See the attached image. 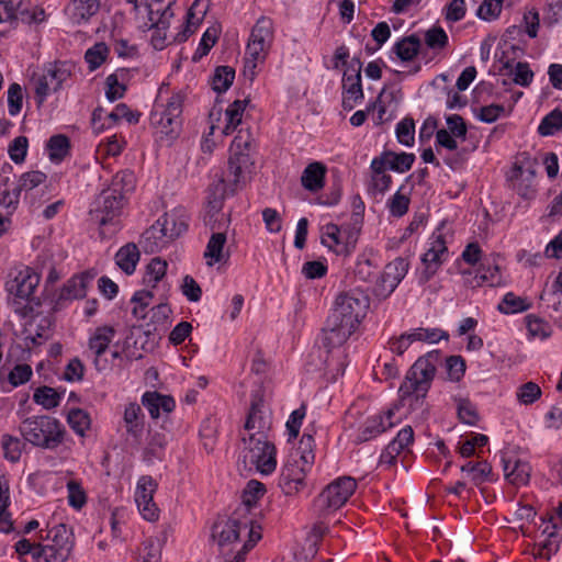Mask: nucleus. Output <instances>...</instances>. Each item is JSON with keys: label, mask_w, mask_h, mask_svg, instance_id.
<instances>
[{"label": "nucleus", "mask_w": 562, "mask_h": 562, "mask_svg": "<svg viewBox=\"0 0 562 562\" xmlns=\"http://www.w3.org/2000/svg\"><path fill=\"white\" fill-rule=\"evenodd\" d=\"M440 360L441 352L439 350H432L419 357L406 372L405 379L400 385L398 404L393 405L384 413L368 417L359 427L355 442L362 443L375 439L397 425L401 418H395V415L400 406L407 407L408 411L420 408L425 403Z\"/></svg>", "instance_id": "f257e3e1"}, {"label": "nucleus", "mask_w": 562, "mask_h": 562, "mask_svg": "<svg viewBox=\"0 0 562 562\" xmlns=\"http://www.w3.org/2000/svg\"><path fill=\"white\" fill-rule=\"evenodd\" d=\"M212 539L223 562H244L246 553L261 539V527L255 526L250 518H240L238 513H234L213 525Z\"/></svg>", "instance_id": "f03ea898"}, {"label": "nucleus", "mask_w": 562, "mask_h": 562, "mask_svg": "<svg viewBox=\"0 0 562 562\" xmlns=\"http://www.w3.org/2000/svg\"><path fill=\"white\" fill-rule=\"evenodd\" d=\"M254 148V136L249 128H240L231 144V156L226 171L216 189L221 190L220 195L210 200L212 210L220 211L225 194L234 193L243 188L247 176L251 171L254 160L251 150Z\"/></svg>", "instance_id": "7ed1b4c3"}, {"label": "nucleus", "mask_w": 562, "mask_h": 562, "mask_svg": "<svg viewBox=\"0 0 562 562\" xmlns=\"http://www.w3.org/2000/svg\"><path fill=\"white\" fill-rule=\"evenodd\" d=\"M132 189L133 175L122 173L116 175L112 186L100 193L90 212L100 227L109 224L116 226V218L122 214L126 202L123 191L128 192Z\"/></svg>", "instance_id": "20e7f679"}, {"label": "nucleus", "mask_w": 562, "mask_h": 562, "mask_svg": "<svg viewBox=\"0 0 562 562\" xmlns=\"http://www.w3.org/2000/svg\"><path fill=\"white\" fill-rule=\"evenodd\" d=\"M20 434L31 445L54 450L64 442L66 429L63 424L47 415L25 418L19 426Z\"/></svg>", "instance_id": "39448f33"}, {"label": "nucleus", "mask_w": 562, "mask_h": 562, "mask_svg": "<svg viewBox=\"0 0 562 562\" xmlns=\"http://www.w3.org/2000/svg\"><path fill=\"white\" fill-rule=\"evenodd\" d=\"M273 22L268 16H260L252 26L244 57V74L250 80L257 75V68L262 65L273 43Z\"/></svg>", "instance_id": "423d86ee"}, {"label": "nucleus", "mask_w": 562, "mask_h": 562, "mask_svg": "<svg viewBox=\"0 0 562 562\" xmlns=\"http://www.w3.org/2000/svg\"><path fill=\"white\" fill-rule=\"evenodd\" d=\"M356 488L357 481L352 476L335 479L313 501V515L316 518H327L348 502Z\"/></svg>", "instance_id": "0eeeda50"}, {"label": "nucleus", "mask_w": 562, "mask_h": 562, "mask_svg": "<svg viewBox=\"0 0 562 562\" xmlns=\"http://www.w3.org/2000/svg\"><path fill=\"white\" fill-rule=\"evenodd\" d=\"M369 306L370 299L361 289L342 292L335 300L334 308L329 314L330 322L334 325L340 322L357 329L366 317Z\"/></svg>", "instance_id": "6e6552de"}, {"label": "nucleus", "mask_w": 562, "mask_h": 562, "mask_svg": "<svg viewBox=\"0 0 562 562\" xmlns=\"http://www.w3.org/2000/svg\"><path fill=\"white\" fill-rule=\"evenodd\" d=\"M184 97L181 92L173 93L166 104L156 103L150 113V124L157 133L170 139L177 137L180 132L182 108Z\"/></svg>", "instance_id": "1a4fd4ad"}, {"label": "nucleus", "mask_w": 562, "mask_h": 562, "mask_svg": "<svg viewBox=\"0 0 562 562\" xmlns=\"http://www.w3.org/2000/svg\"><path fill=\"white\" fill-rule=\"evenodd\" d=\"M244 462L254 465L263 475L271 474L277 468V451L267 435H249L243 438Z\"/></svg>", "instance_id": "9d476101"}, {"label": "nucleus", "mask_w": 562, "mask_h": 562, "mask_svg": "<svg viewBox=\"0 0 562 562\" xmlns=\"http://www.w3.org/2000/svg\"><path fill=\"white\" fill-rule=\"evenodd\" d=\"M37 539L50 541L44 543V562H66L74 547L72 530L65 524L54 526L47 525L45 529H41Z\"/></svg>", "instance_id": "9b49d317"}, {"label": "nucleus", "mask_w": 562, "mask_h": 562, "mask_svg": "<svg viewBox=\"0 0 562 562\" xmlns=\"http://www.w3.org/2000/svg\"><path fill=\"white\" fill-rule=\"evenodd\" d=\"M148 14V29L154 30L151 45L155 49L161 50L167 45V31L175 16V0H145Z\"/></svg>", "instance_id": "f8f14e48"}, {"label": "nucleus", "mask_w": 562, "mask_h": 562, "mask_svg": "<svg viewBox=\"0 0 562 562\" xmlns=\"http://www.w3.org/2000/svg\"><path fill=\"white\" fill-rule=\"evenodd\" d=\"M70 77V68L65 63L46 65L42 72L33 78L35 100L42 105L48 95L57 92Z\"/></svg>", "instance_id": "ddd939ff"}, {"label": "nucleus", "mask_w": 562, "mask_h": 562, "mask_svg": "<svg viewBox=\"0 0 562 562\" xmlns=\"http://www.w3.org/2000/svg\"><path fill=\"white\" fill-rule=\"evenodd\" d=\"M448 256L445 236L441 231L437 229L429 238L427 251L422 257L425 269L420 273L419 281L427 283L437 273L442 262L448 259Z\"/></svg>", "instance_id": "4468645a"}, {"label": "nucleus", "mask_w": 562, "mask_h": 562, "mask_svg": "<svg viewBox=\"0 0 562 562\" xmlns=\"http://www.w3.org/2000/svg\"><path fill=\"white\" fill-rule=\"evenodd\" d=\"M361 67L360 59L353 58L344 72L341 105L345 111H351L364 98L361 83Z\"/></svg>", "instance_id": "2eb2a0df"}, {"label": "nucleus", "mask_w": 562, "mask_h": 562, "mask_svg": "<svg viewBox=\"0 0 562 562\" xmlns=\"http://www.w3.org/2000/svg\"><path fill=\"white\" fill-rule=\"evenodd\" d=\"M40 274L30 267L19 270L5 282V290L14 304L30 301L40 284Z\"/></svg>", "instance_id": "dca6fc26"}, {"label": "nucleus", "mask_w": 562, "mask_h": 562, "mask_svg": "<svg viewBox=\"0 0 562 562\" xmlns=\"http://www.w3.org/2000/svg\"><path fill=\"white\" fill-rule=\"evenodd\" d=\"M157 483L150 475H143L138 479L135 502L142 517L148 521H156L159 518V508L154 502V494Z\"/></svg>", "instance_id": "f3484780"}, {"label": "nucleus", "mask_w": 562, "mask_h": 562, "mask_svg": "<svg viewBox=\"0 0 562 562\" xmlns=\"http://www.w3.org/2000/svg\"><path fill=\"white\" fill-rule=\"evenodd\" d=\"M311 467H305L297 458H290L283 465L278 485L285 495H295L305 486V477Z\"/></svg>", "instance_id": "a211bd4d"}, {"label": "nucleus", "mask_w": 562, "mask_h": 562, "mask_svg": "<svg viewBox=\"0 0 562 562\" xmlns=\"http://www.w3.org/2000/svg\"><path fill=\"white\" fill-rule=\"evenodd\" d=\"M271 427V415L265 408L262 394L256 391L251 394L250 408L246 418L245 429L248 431L256 430L249 435H267L266 431Z\"/></svg>", "instance_id": "6ab92c4d"}, {"label": "nucleus", "mask_w": 562, "mask_h": 562, "mask_svg": "<svg viewBox=\"0 0 562 562\" xmlns=\"http://www.w3.org/2000/svg\"><path fill=\"white\" fill-rule=\"evenodd\" d=\"M116 335V329L110 325L97 327L89 336L88 348L93 352V364L98 371L106 368V361L101 359Z\"/></svg>", "instance_id": "aec40b11"}, {"label": "nucleus", "mask_w": 562, "mask_h": 562, "mask_svg": "<svg viewBox=\"0 0 562 562\" xmlns=\"http://www.w3.org/2000/svg\"><path fill=\"white\" fill-rule=\"evenodd\" d=\"M505 479L514 485H526L530 479L531 467L528 462L517 459L510 453L501 458Z\"/></svg>", "instance_id": "412c9836"}, {"label": "nucleus", "mask_w": 562, "mask_h": 562, "mask_svg": "<svg viewBox=\"0 0 562 562\" xmlns=\"http://www.w3.org/2000/svg\"><path fill=\"white\" fill-rule=\"evenodd\" d=\"M97 273L93 270H87L80 274L71 277L60 289L58 301H72L83 299L87 294V289L95 278Z\"/></svg>", "instance_id": "4be33fe9"}, {"label": "nucleus", "mask_w": 562, "mask_h": 562, "mask_svg": "<svg viewBox=\"0 0 562 562\" xmlns=\"http://www.w3.org/2000/svg\"><path fill=\"white\" fill-rule=\"evenodd\" d=\"M157 223L160 224L165 236L172 241L188 229V215L182 207L173 209L160 216Z\"/></svg>", "instance_id": "5701e85b"}, {"label": "nucleus", "mask_w": 562, "mask_h": 562, "mask_svg": "<svg viewBox=\"0 0 562 562\" xmlns=\"http://www.w3.org/2000/svg\"><path fill=\"white\" fill-rule=\"evenodd\" d=\"M355 328L337 322V324H333L330 322V316L327 318L326 327L323 329L322 342L324 348H326L327 352H331L336 348H340L355 333Z\"/></svg>", "instance_id": "b1692460"}, {"label": "nucleus", "mask_w": 562, "mask_h": 562, "mask_svg": "<svg viewBox=\"0 0 562 562\" xmlns=\"http://www.w3.org/2000/svg\"><path fill=\"white\" fill-rule=\"evenodd\" d=\"M415 161V155L412 153H400L385 150L380 156L372 159V164L378 168H385L398 173L408 171Z\"/></svg>", "instance_id": "393cba45"}, {"label": "nucleus", "mask_w": 562, "mask_h": 562, "mask_svg": "<svg viewBox=\"0 0 562 562\" xmlns=\"http://www.w3.org/2000/svg\"><path fill=\"white\" fill-rule=\"evenodd\" d=\"M142 404L154 419L171 413L176 407V402L171 396L162 395L156 391L145 392L142 396Z\"/></svg>", "instance_id": "a878e982"}, {"label": "nucleus", "mask_w": 562, "mask_h": 562, "mask_svg": "<svg viewBox=\"0 0 562 562\" xmlns=\"http://www.w3.org/2000/svg\"><path fill=\"white\" fill-rule=\"evenodd\" d=\"M99 9L100 0H70L66 13L72 23L81 24L97 14Z\"/></svg>", "instance_id": "bb28decb"}, {"label": "nucleus", "mask_w": 562, "mask_h": 562, "mask_svg": "<svg viewBox=\"0 0 562 562\" xmlns=\"http://www.w3.org/2000/svg\"><path fill=\"white\" fill-rule=\"evenodd\" d=\"M408 268L409 263L407 259L402 257L395 258L393 261L385 266L381 279L384 288H386L390 293L393 292L405 278Z\"/></svg>", "instance_id": "cd10ccee"}, {"label": "nucleus", "mask_w": 562, "mask_h": 562, "mask_svg": "<svg viewBox=\"0 0 562 562\" xmlns=\"http://www.w3.org/2000/svg\"><path fill=\"white\" fill-rule=\"evenodd\" d=\"M123 422L127 435L138 440L144 430V414L140 405L137 403L127 404L124 409Z\"/></svg>", "instance_id": "c85d7f7f"}, {"label": "nucleus", "mask_w": 562, "mask_h": 562, "mask_svg": "<svg viewBox=\"0 0 562 562\" xmlns=\"http://www.w3.org/2000/svg\"><path fill=\"white\" fill-rule=\"evenodd\" d=\"M249 103V100H235L225 110V125L222 130L224 135H231L238 132L243 126L244 112Z\"/></svg>", "instance_id": "c756f323"}, {"label": "nucleus", "mask_w": 562, "mask_h": 562, "mask_svg": "<svg viewBox=\"0 0 562 562\" xmlns=\"http://www.w3.org/2000/svg\"><path fill=\"white\" fill-rule=\"evenodd\" d=\"M326 166L314 161L305 167L301 177V183L304 189L311 192H317L323 189L325 183Z\"/></svg>", "instance_id": "7c9ffc66"}, {"label": "nucleus", "mask_w": 562, "mask_h": 562, "mask_svg": "<svg viewBox=\"0 0 562 562\" xmlns=\"http://www.w3.org/2000/svg\"><path fill=\"white\" fill-rule=\"evenodd\" d=\"M169 243H171L170 239L165 236V232L157 222L142 234L139 240L144 251L149 254L161 250Z\"/></svg>", "instance_id": "2f4dec72"}, {"label": "nucleus", "mask_w": 562, "mask_h": 562, "mask_svg": "<svg viewBox=\"0 0 562 562\" xmlns=\"http://www.w3.org/2000/svg\"><path fill=\"white\" fill-rule=\"evenodd\" d=\"M420 47L422 42L418 35L411 34L397 41L393 45L392 52L402 61H411L418 55Z\"/></svg>", "instance_id": "473e14b6"}, {"label": "nucleus", "mask_w": 562, "mask_h": 562, "mask_svg": "<svg viewBox=\"0 0 562 562\" xmlns=\"http://www.w3.org/2000/svg\"><path fill=\"white\" fill-rule=\"evenodd\" d=\"M226 244V235L224 233H213L207 241L204 259L207 267L222 262L225 258L224 246Z\"/></svg>", "instance_id": "72a5a7b5"}, {"label": "nucleus", "mask_w": 562, "mask_h": 562, "mask_svg": "<svg viewBox=\"0 0 562 562\" xmlns=\"http://www.w3.org/2000/svg\"><path fill=\"white\" fill-rule=\"evenodd\" d=\"M139 250L135 244H126L115 255L116 265L126 273H134L139 261Z\"/></svg>", "instance_id": "f704fd0d"}, {"label": "nucleus", "mask_w": 562, "mask_h": 562, "mask_svg": "<svg viewBox=\"0 0 562 562\" xmlns=\"http://www.w3.org/2000/svg\"><path fill=\"white\" fill-rule=\"evenodd\" d=\"M314 448L315 440L313 430L306 428L296 451L292 453L290 458H297L305 467L312 468L315 460Z\"/></svg>", "instance_id": "c9c22d12"}, {"label": "nucleus", "mask_w": 562, "mask_h": 562, "mask_svg": "<svg viewBox=\"0 0 562 562\" xmlns=\"http://www.w3.org/2000/svg\"><path fill=\"white\" fill-rule=\"evenodd\" d=\"M531 303L522 296L516 295L514 292H507L497 305V311L505 315L517 314L528 311Z\"/></svg>", "instance_id": "e433bc0d"}, {"label": "nucleus", "mask_w": 562, "mask_h": 562, "mask_svg": "<svg viewBox=\"0 0 562 562\" xmlns=\"http://www.w3.org/2000/svg\"><path fill=\"white\" fill-rule=\"evenodd\" d=\"M167 269L168 262L166 260L159 257L153 258L146 266L143 283L146 286L156 288L158 282L165 278Z\"/></svg>", "instance_id": "4c0bfd02"}, {"label": "nucleus", "mask_w": 562, "mask_h": 562, "mask_svg": "<svg viewBox=\"0 0 562 562\" xmlns=\"http://www.w3.org/2000/svg\"><path fill=\"white\" fill-rule=\"evenodd\" d=\"M167 443L168 439L164 432H154L150 435L144 450V460L148 463H153L155 460H161Z\"/></svg>", "instance_id": "58836bf2"}, {"label": "nucleus", "mask_w": 562, "mask_h": 562, "mask_svg": "<svg viewBox=\"0 0 562 562\" xmlns=\"http://www.w3.org/2000/svg\"><path fill=\"white\" fill-rule=\"evenodd\" d=\"M201 5V0H196L192 7L189 9L188 13H187V23H186V27L182 32H179L177 33V35L175 36V41L178 42V43H182V42H186L188 40V37L195 31V29L198 27V25L200 24V22L202 21L205 12H206V8L204 7L202 10H199V14H196L195 16V13H194V10L199 9Z\"/></svg>", "instance_id": "ea45409f"}, {"label": "nucleus", "mask_w": 562, "mask_h": 562, "mask_svg": "<svg viewBox=\"0 0 562 562\" xmlns=\"http://www.w3.org/2000/svg\"><path fill=\"white\" fill-rule=\"evenodd\" d=\"M424 42L430 50L439 53L449 44L447 32L439 25H432L424 33Z\"/></svg>", "instance_id": "a19ab883"}, {"label": "nucleus", "mask_w": 562, "mask_h": 562, "mask_svg": "<svg viewBox=\"0 0 562 562\" xmlns=\"http://www.w3.org/2000/svg\"><path fill=\"white\" fill-rule=\"evenodd\" d=\"M69 138L63 134L52 136L47 142L49 159L53 162H60L69 154Z\"/></svg>", "instance_id": "79ce46f5"}, {"label": "nucleus", "mask_w": 562, "mask_h": 562, "mask_svg": "<svg viewBox=\"0 0 562 562\" xmlns=\"http://www.w3.org/2000/svg\"><path fill=\"white\" fill-rule=\"evenodd\" d=\"M4 458L11 462H18L25 448V442L20 438L4 434L1 438Z\"/></svg>", "instance_id": "37998d69"}, {"label": "nucleus", "mask_w": 562, "mask_h": 562, "mask_svg": "<svg viewBox=\"0 0 562 562\" xmlns=\"http://www.w3.org/2000/svg\"><path fill=\"white\" fill-rule=\"evenodd\" d=\"M562 130V111L554 109L548 113L538 126L541 136H551Z\"/></svg>", "instance_id": "c03bdc74"}, {"label": "nucleus", "mask_w": 562, "mask_h": 562, "mask_svg": "<svg viewBox=\"0 0 562 562\" xmlns=\"http://www.w3.org/2000/svg\"><path fill=\"white\" fill-rule=\"evenodd\" d=\"M235 79V70L229 66H220L215 69L212 77V88L214 91L221 93L226 91Z\"/></svg>", "instance_id": "a18cd8bd"}, {"label": "nucleus", "mask_w": 562, "mask_h": 562, "mask_svg": "<svg viewBox=\"0 0 562 562\" xmlns=\"http://www.w3.org/2000/svg\"><path fill=\"white\" fill-rule=\"evenodd\" d=\"M15 552L20 555L31 554L35 562H44V543L42 540L32 542L29 539H20L14 546Z\"/></svg>", "instance_id": "49530a36"}, {"label": "nucleus", "mask_w": 562, "mask_h": 562, "mask_svg": "<svg viewBox=\"0 0 562 562\" xmlns=\"http://www.w3.org/2000/svg\"><path fill=\"white\" fill-rule=\"evenodd\" d=\"M527 330L530 337L532 338H540V339H547L552 334V328L548 322L544 319L533 315L529 314L525 318Z\"/></svg>", "instance_id": "de8ad7c7"}, {"label": "nucleus", "mask_w": 562, "mask_h": 562, "mask_svg": "<svg viewBox=\"0 0 562 562\" xmlns=\"http://www.w3.org/2000/svg\"><path fill=\"white\" fill-rule=\"evenodd\" d=\"M67 422L70 428L79 436H85L91 424L89 414L81 408L70 409Z\"/></svg>", "instance_id": "09e8293b"}, {"label": "nucleus", "mask_w": 562, "mask_h": 562, "mask_svg": "<svg viewBox=\"0 0 562 562\" xmlns=\"http://www.w3.org/2000/svg\"><path fill=\"white\" fill-rule=\"evenodd\" d=\"M33 400L44 408L52 409L58 406L60 396L53 387L41 386L34 392Z\"/></svg>", "instance_id": "8fccbe9b"}, {"label": "nucleus", "mask_w": 562, "mask_h": 562, "mask_svg": "<svg viewBox=\"0 0 562 562\" xmlns=\"http://www.w3.org/2000/svg\"><path fill=\"white\" fill-rule=\"evenodd\" d=\"M413 339L415 341H422L427 344H437L441 339H448L449 335L447 331L439 328H414L411 329Z\"/></svg>", "instance_id": "3c124183"}, {"label": "nucleus", "mask_w": 562, "mask_h": 562, "mask_svg": "<svg viewBox=\"0 0 562 562\" xmlns=\"http://www.w3.org/2000/svg\"><path fill=\"white\" fill-rule=\"evenodd\" d=\"M161 548L154 539H147L142 543L136 562H160Z\"/></svg>", "instance_id": "603ef678"}, {"label": "nucleus", "mask_w": 562, "mask_h": 562, "mask_svg": "<svg viewBox=\"0 0 562 562\" xmlns=\"http://www.w3.org/2000/svg\"><path fill=\"white\" fill-rule=\"evenodd\" d=\"M353 212L351 214V232L349 233L348 243H356L357 234L361 229L363 221L364 204L360 196H355L352 201Z\"/></svg>", "instance_id": "864d4df0"}, {"label": "nucleus", "mask_w": 562, "mask_h": 562, "mask_svg": "<svg viewBox=\"0 0 562 562\" xmlns=\"http://www.w3.org/2000/svg\"><path fill=\"white\" fill-rule=\"evenodd\" d=\"M108 53L109 48L104 43H97L90 47L85 54V59L89 65V69L95 70L100 67L104 63Z\"/></svg>", "instance_id": "5fc2aeb1"}, {"label": "nucleus", "mask_w": 562, "mask_h": 562, "mask_svg": "<svg viewBox=\"0 0 562 562\" xmlns=\"http://www.w3.org/2000/svg\"><path fill=\"white\" fill-rule=\"evenodd\" d=\"M476 278L481 279L483 283H487L491 286H501L505 284L503 276L497 265H485L483 263L479 269Z\"/></svg>", "instance_id": "6e6d98bb"}, {"label": "nucleus", "mask_w": 562, "mask_h": 562, "mask_svg": "<svg viewBox=\"0 0 562 562\" xmlns=\"http://www.w3.org/2000/svg\"><path fill=\"white\" fill-rule=\"evenodd\" d=\"M397 140L405 146H413L415 136V123L411 117H405L396 124Z\"/></svg>", "instance_id": "4d7b16f0"}, {"label": "nucleus", "mask_w": 562, "mask_h": 562, "mask_svg": "<svg viewBox=\"0 0 562 562\" xmlns=\"http://www.w3.org/2000/svg\"><path fill=\"white\" fill-rule=\"evenodd\" d=\"M541 396V389L535 382H527L517 389L516 397L520 404L530 405Z\"/></svg>", "instance_id": "13d9d810"}, {"label": "nucleus", "mask_w": 562, "mask_h": 562, "mask_svg": "<svg viewBox=\"0 0 562 562\" xmlns=\"http://www.w3.org/2000/svg\"><path fill=\"white\" fill-rule=\"evenodd\" d=\"M355 274L359 280L371 281L376 274V266L366 254L360 255L356 263Z\"/></svg>", "instance_id": "bf43d9fd"}, {"label": "nucleus", "mask_w": 562, "mask_h": 562, "mask_svg": "<svg viewBox=\"0 0 562 562\" xmlns=\"http://www.w3.org/2000/svg\"><path fill=\"white\" fill-rule=\"evenodd\" d=\"M459 419L468 425H475L479 420L476 407L468 398H459L457 404Z\"/></svg>", "instance_id": "052dcab7"}, {"label": "nucleus", "mask_w": 562, "mask_h": 562, "mask_svg": "<svg viewBox=\"0 0 562 562\" xmlns=\"http://www.w3.org/2000/svg\"><path fill=\"white\" fill-rule=\"evenodd\" d=\"M266 493L265 485L256 480H250L243 493V503L247 507L254 506Z\"/></svg>", "instance_id": "680f3d73"}, {"label": "nucleus", "mask_w": 562, "mask_h": 562, "mask_svg": "<svg viewBox=\"0 0 562 562\" xmlns=\"http://www.w3.org/2000/svg\"><path fill=\"white\" fill-rule=\"evenodd\" d=\"M23 105V90L22 87L13 82L8 89V111L11 116H16Z\"/></svg>", "instance_id": "e2e57ef3"}, {"label": "nucleus", "mask_w": 562, "mask_h": 562, "mask_svg": "<svg viewBox=\"0 0 562 562\" xmlns=\"http://www.w3.org/2000/svg\"><path fill=\"white\" fill-rule=\"evenodd\" d=\"M504 0H484L476 11L477 18L492 21L499 16Z\"/></svg>", "instance_id": "0e129e2a"}, {"label": "nucleus", "mask_w": 562, "mask_h": 562, "mask_svg": "<svg viewBox=\"0 0 562 562\" xmlns=\"http://www.w3.org/2000/svg\"><path fill=\"white\" fill-rule=\"evenodd\" d=\"M66 486L68 492V504L75 509L82 508L87 503V496L80 483L71 480L67 483Z\"/></svg>", "instance_id": "69168bd1"}, {"label": "nucleus", "mask_w": 562, "mask_h": 562, "mask_svg": "<svg viewBox=\"0 0 562 562\" xmlns=\"http://www.w3.org/2000/svg\"><path fill=\"white\" fill-rule=\"evenodd\" d=\"M446 371L450 381L459 382L465 372V361L461 356H450L446 359Z\"/></svg>", "instance_id": "338daca9"}, {"label": "nucleus", "mask_w": 562, "mask_h": 562, "mask_svg": "<svg viewBox=\"0 0 562 562\" xmlns=\"http://www.w3.org/2000/svg\"><path fill=\"white\" fill-rule=\"evenodd\" d=\"M467 13L465 0H451L443 8V16L447 22L461 21Z\"/></svg>", "instance_id": "774afa93"}]
</instances>
